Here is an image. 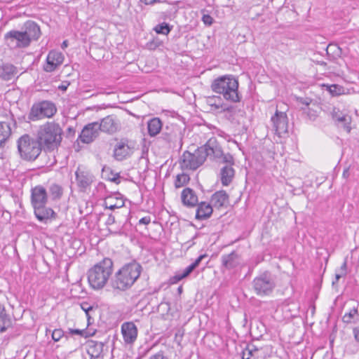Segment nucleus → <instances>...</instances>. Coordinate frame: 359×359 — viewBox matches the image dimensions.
<instances>
[{
    "label": "nucleus",
    "instance_id": "48",
    "mask_svg": "<svg viewBox=\"0 0 359 359\" xmlns=\"http://www.w3.org/2000/svg\"><path fill=\"white\" fill-rule=\"evenodd\" d=\"M148 359H169L165 356L162 351L158 352L157 353L151 355Z\"/></svg>",
    "mask_w": 359,
    "mask_h": 359
},
{
    "label": "nucleus",
    "instance_id": "54",
    "mask_svg": "<svg viewBox=\"0 0 359 359\" xmlns=\"http://www.w3.org/2000/svg\"><path fill=\"white\" fill-rule=\"evenodd\" d=\"M88 304H83L81 305V308L83 311H85L87 316H88L89 311H91L93 308L91 306H87Z\"/></svg>",
    "mask_w": 359,
    "mask_h": 359
},
{
    "label": "nucleus",
    "instance_id": "7",
    "mask_svg": "<svg viewBox=\"0 0 359 359\" xmlns=\"http://www.w3.org/2000/svg\"><path fill=\"white\" fill-rule=\"evenodd\" d=\"M57 112L55 104L48 100L34 103L28 114L30 121H35L46 118L53 117Z\"/></svg>",
    "mask_w": 359,
    "mask_h": 359
},
{
    "label": "nucleus",
    "instance_id": "50",
    "mask_svg": "<svg viewBox=\"0 0 359 359\" xmlns=\"http://www.w3.org/2000/svg\"><path fill=\"white\" fill-rule=\"evenodd\" d=\"M69 332L72 334H77V335L83 336L86 332L85 330L69 329Z\"/></svg>",
    "mask_w": 359,
    "mask_h": 359
},
{
    "label": "nucleus",
    "instance_id": "43",
    "mask_svg": "<svg viewBox=\"0 0 359 359\" xmlns=\"http://www.w3.org/2000/svg\"><path fill=\"white\" fill-rule=\"evenodd\" d=\"M221 158H222V162L224 163L225 165L233 166V165L234 164L233 157L231 154L229 153L226 154H223V156Z\"/></svg>",
    "mask_w": 359,
    "mask_h": 359
},
{
    "label": "nucleus",
    "instance_id": "33",
    "mask_svg": "<svg viewBox=\"0 0 359 359\" xmlns=\"http://www.w3.org/2000/svg\"><path fill=\"white\" fill-rule=\"evenodd\" d=\"M176 11V8L173 5L163 2L158 11V14L161 19L165 20L170 18Z\"/></svg>",
    "mask_w": 359,
    "mask_h": 359
},
{
    "label": "nucleus",
    "instance_id": "44",
    "mask_svg": "<svg viewBox=\"0 0 359 359\" xmlns=\"http://www.w3.org/2000/svg\"><path fill=\"white\" fill-rule=\"evenodd\" d=\"M64 336V332L61 329H55L52 332V339L58 341Z\"/></svg>",
    "mask_w": 359,
    "mask_h": 359
},
{
    "label": "nucleus",
    "instance_id": "37",
    "mask_svg": "<svg viewBox=\"0 0 359 359\" xmlns=\"http://www.w3.org/2000/svg\"><path fill=\"white\" fill-rule=\"evenodd\" d=\"M11 325V318L6 315L4 307L0 304V332H5Z\"/></svg>",
    "mask_w": 359,
    "mask_h": 359
},
{
    "label": "nucleus",
    "instance_id": "26",
    "mask_svg": "<svg viewBox=\"0 0 359 359\" xmlns=\"http://www.w3.org/2000/svg\"><path fill=\"white\" fill-rule=\"evenodd\" d=\"M36 217L41 222L55 218V212L50 208H46V205L34 208Z\"/></svg>",
    "mask_w": 359,
    "mask_h": 359
},
{
    "label": "nucleus",
    "instance_id": "16",
    "mask_svg": "<svg viewBox=\"0 0 359 359\" xmlns=\"http://www.w3.org/2000/svg\"><path fill=\"white\" fill-rule=\"evenodd\" d=\"M100 131L106 133L113 134L120 128L118 120L114 116H107L102 118L100 123L98 122Z\"/></svg>",
    "mask_w": 359,
    "mask_h": 359
},
{
    "label": "nucleus",
    "instance_id": "27",
    "mask_svg": "<svg viewBox=\"0 0 359 359\" xmlns=\"http://www.w3.org/2000/svg\"><path fill=\"white\" fill-rule=\"evenodd\" d=\"M75 175L78 186L83 189L88 187L93 182V176L80 168H77Z\"/></svg>",
    "mask_w": 359,
    "mask_h": 359
},
{
    "label": "nucleus",
    "instance_id": "5",
    "mask_svg": "<svg viewBox=\"0 0 359 359\" xmlns=\"http://www.w3.org/2000/svg\"><path fill=\"white\" fill-rule=\"evenodd\" d=\"M43 146L38 138L24 135L18 141V149L20 156L26 161H34L41 154Z\"/></svg>",
    "mask_w": 359,
    "mask_h": 359
},
{
    "label": "nucleus",
    "instance_id": "9",
    "mask_svg": "<svg viewBox=\"0 0 359 359\" xmlns=\"http://www.w3.org/2000/svg\"><path fill=\"white\" fill-rule=\"evenodd\" d=\"M65 60L63 54L57 50H50L47 57L45 63L43 65L44 72L51 73L58 69L62 65Z\"/></svg>",
    "mask_w": 359,
    "mask_h": 359
},
{
    "label": "nucleus",
    "instance_id": "62",
    "mask_svg": "<svg viewBox=\"0 0 359 359\" xmlns=\"http://www.w3.org/2000/svg\"><path fill=\"white\" fill-rule=\"evenodd\" d=\"M182 291V286H180L178 287V292H179V293H181Z\"/></svg>",
    "mask_w": 359,
    "mask_h": 359
},
{
    "label": "nucleus",
    "instance_id": "17",
    "mask_svg": "<svg viewBox=\"0 0 359 359\" xmlns=\"http://www.w3.org/2000/svg\"><path fill=\"white\" fill-rule=\"evenodd\" d=\"M31 201L33 208L46 205L48 201L46 189L42 186H36L32 189Z\"/></svg>",
    "mask_w": 359,
    "mask_h": 359
},
{
    "label": "nucleus",
    "instance_id": "56",
    "mask_svg": "<svg viewBox=\"0 0 359 359\" xmlns=\"http://www.w3.org/2000/svg\"><path fill=\"white\" fill-rule=\"evenodd\" d=\"M345 275L343 274L342 273H336L335 275V280L332 281V285H334L337 282H338V280L342 277V276H344Z\"/></svg>",
    "mask_w": 359,
    "mask_h": 359
},
{
    "label": "nucleus",
    "instance_id": "20",
    "mask_svg": "<svg viewBox=\"0 0 359 359\" xmlns=\"http://www.w3.org/2000/svg\"><path fill=\"white\" fill-rule=\"evenodd\" d=\"M104 343L94 340H88L86 343V348L90 359L103 358Z\"/></svg>",
    "mask_w": 359,
    "mask_h": 359
},
{
    "label": "nucleus",
    "instance_id": "53",
    "mask_svg": "<svg viewBox=\"0 0 359 359\" xmlns=\"http://www.w3.org/2000/svg\"><path fill=\"white\" fill-rule=\"evenodd\" d=\"M145 5H153L157 2H160V0H140Z\"/></svg>",
    "mask_w": 359,
    "mask_h": 359
},
{
    "label": "nucleus",
    "instance_id": "40",
    "mask_svg": "<svg viewBox=\"0 0 359 359\" xmlns=\"http://www.w3.org/2000/svg\"><path fill=\"white\" fill-rule=\"evenodd\" d=\"M327 54L334 60L340 57L341 54V48L337 44L330 43L327 46L326 49Z\"/></svg>",
    "mask_w": 359,
    "mask_h": 359
},
{
    "label": "nucleus",
    "instance_id": "49",
    "mask_svg": "<svg viewBox=\"0 0 359 359\" xmlns=\"http://www.w3.org/2000/svg\"><path fill=\"white\" fill-rule=\"evenodd\" d=\"M208 255L206 254L200 255L193 263L192 264L195 266V268L198 267L202 260L206 258Z\"/></svg>",
    "mask_w": 359,
    "mask_h": 359
},
{
    "label": "nucleus",
    "instance_id": "10",
    "mask_svg": "<svg viewBox=\"0 0 359 359\" xmlns=\"http://www.w3.org/2000/svg\"><path fill=\"white\" fill-rule=\"evenodd\" d=\"M5 39L11 48H27L29 46V40L22 31L11 30L5 34Z\"/></svg>",
    "mask_w": 359,
    "mask_h": 359
},
{
    "label": "nucleus",
    "instance_id": "31",
    "mask_svg": "<svg viewBox=\"0 0 359 359\" xmlns=\"http://www.w3.org/2000/svg\"><path fill=\"white\" fill-rule=\"evenodd\" d=\"M12 130L11 123L6 121L0 122V147L5 145L6 142L11 137Z\"/></svg>",
    "mask_w": 359,
    "mask_h": 359
},
{
    "label": "nucleus",
    "instance_id": "12",
    "mask_svg": "<svg viewBox=\"0 0 359 359\" xmlns=\"http://www.w3.org/2000/svg\"><path fill=\"white\" fill-rule=\"evenodd\" d=\"M121 334L126 345H133L137 338L138 330L132 321L125 322L121 325Z\"/></svg>",
    "mask_w": 359,
    "mask_h": 359
},
{
    "label": "nucleus",
    "instance_id": "15",
    "mask_svg": "<svg viewBox=\"0 0 359 359\" xmlns=\"http://www.w3.org/2000/svg\"><path fill=\"white\" fill-rule=\"evenodd\" d=\"M98 122H93L86 125L82 130L79 138L83 143L92 142L99 135Z\"/></svg>",
    "mask_w": 359,
    "mask_h": 359
},
{
    "label": "nucleus",
    "instance_id": "45",
    "mask_svg": "<svg viewBox=\"0 0 359 359\" xmlns=\"http://www.w3.org/2000/svg\"><path fill=\"white\" fill-rule=\"evenodd\" d=\"M330 93L333 95H337L341 94V88L338 85H332L329 88Z\"/></svg>",
    "mask_w": 359,
    "mask_h": 359
},
{
    "label": "nucleus",
    "instance_id": "59",
    "mask_svg": "<svg viewBox=\"0 0 359 359\" xmlns=\"http://www.w3.org/2000/svg\"><path fill=\"white\" fill-rule=\"evenodd\" d=\"M119 178V175H116V177H114L111 179V181L112 182H115L116 183H118L119 182H118V180Z\"/></svg>",
    "mask_w": 359,
    "mask_h": 359
},
{
    "label": "nucleus",
    "instance_id": "30",
    "mask_svg": "<svg viewBox=\"0 0 359 359\" xmlns=\"http://www.w3.org/2000/svg\"><path fill=\"white\" fill-rule=\"evenodd\" d=\"M17 74V68L11 64L0 66V78L4 81L11 80Z\"/></svg>",
    "mask_w": 359,
    "mask_h": 359
},
{
    "label": "nucleus",
    "instance_id": "11",
    "mask_svg": "<svg viewBox=\"0 0 359 359\" xmlns=\"http://www.w3.org/2000/svg\"><path fill=\"white\" fill-rule=\"evenodd\" d=\"M273 129L278 137H282L287 133V117L285 113L276 111L271 117Z\"/></svg>",
    "mask_w": 359,
    "mask_h": 359
},
{
    "label": "nucleus",
    "instance_id": "13",
    "mask_svg": "<svg viewBox=\"0 0 359 359\" xmlns=\"http://www.w3.org/2000/svg\"><path fill=\"white\" fill-rule=\"evenodd\" d=\"M331 116L337 126L342 127L347 133L351 132V123L352 121L351 116L336 107L333 108Z\"/></svg>",
    "mask_w": 359,
    "mask_h": 359
},
{
    "label": "nucleus",
    "instance_id": "63",
    "mask_svg": "<svg viewBox=\"0 0 359 359\" xmlns=\"http://www.w3.org/2000/svg\"><path fill=\"white\" fill-rule=\"evenodd\" d=\"M60 88L62 89V90H65L66 89V87L65 86H60Z\"/></svg>",
    "mask_w": 359,
    "mask_h": 359
},
{
    "label": "nucleus",
    "instance_id": "57",
    "mask_svg": "<svg viewBox=\"0 0 359 359\" xmlns=\"http://www.w3.org/2000/svg\"><path fill=\"white\" fill-rule=\"evenodd\" d=\"M115 222V218L112 215H109L108 219L107 221V224H112Z\"/></svg>",
    "mask_w": 359,
    "mask_h": 359
},
{
    "label": "nucleus",
    "instance_id": "47",
    "mask_svg": "<svg viewBox=\"0 0 359 359\" xmlns=\"http://www.w3.org/2000/svg\"><path fill=\"white\" fill-rule=\"evenodd\" d=\"M202 20L205 25H211L213 22V18L210 15H203Z\"/></svg>",
    "mask_w": 359,
    "mask_h": 359
},
{
    "label": "nucleus",
    "instance_id": "14",
    "mask_svg": "<svg viewBox=\"0 0 359 359\" xmlns=\"http://www.w3.org/2000/svg\"><path fill=\"white\" fill-rule=\"evenodd\" d=\"M201 149H203L205 152V161L208 156L213 158H220L223 156L222 148L215 138H210L205 145L201 147Z\"/></svg>",
    "mask_w": 359,
    "mask_h": 359
},
{
    "label": "nucleus",
    "instance_id": "34",
    "mask_svg": "<svg viewBox=\"0 0 359 359\" xmlns=\"http://www.w3.org/2000/svg\"><path fill=\"white\" fill-rule=\"evenodd\" d=\"M358 304L353 306V307L342 317V320L346 324L354 323L359 318Z\"/></svg>",
    "mask_w": 359,
    "mask_h": 359
},
{
    "label": "nucleus",
    "instance_id": "35",
    "mask_svg": "<svg viewBox=\"0 0 359 359\" xmlns=\"http://www.w3.org/2000/svg\"><path fill=\"white\" fill-rule=\"evenodd\" d=\"M206 102L210 107H211L212 110H220L221 111H224L228 109L226 104L222 102L221 97L218 96L208 97L206 100Z\"/></svg>",
    "mask_w": 359,
    "mask_h": 359
},
{
    "label": "nucleus",
    "instance_id": "25",
    "mask_svg": "<svg viewBox=\"0 0 359 359\" xmlns=\"http://www.w3.org/2000/svg\"><path fill=\"white\" fill-rule=\"evenodd\" d=\"M210 202L217 209L226 207L229 203V195L224 190L216 191L212 195Z\"/></svg>",
    "mask_w": 359,
    "mask_h": 359
},
{
    "label": "nucleus",
    "instance_id": "39",
    "mask_svg": "<svg viewBox=\"0 0 359 359\" xmlns=\"http://www.w3.org/2000/svg\"><path fill=\"white\" fill-rule=\"evenodd\" d=\"M195 269V266L191 264L186 269H184L183 271H177L175 274V276L171 278L172 283H176L177 282L182 280L183 278H187Z\"/></svg>",
    "mask_w": 359,
    "mask_h": 359
},
{
    "label": "nucleus",
    "instance_id": "1",
    "mask_svg": "<svg viewBox=\"0 0 359 359\" xmlns=\"http://www.w3.org/2000/svg\"><path fill=\"white\" fill-rule=\"evenodd\" d=\"M142 271V266L135 261L124 264L112 277L111 287L121 291L130 288L139 278Z\"/></svg>",
    "mask_w": 359,
    "mask_h": 359
},
{
    "label": "nucleus",
    "instance_id": "24",
    "mask_svg": "<svg viewBox=\"0 0 359 359\" xmlns=\"http://www.w3.org/2000/svg\"><path fill=\"white\" fill-rule=\"evenodd\" d=\"M221 259L222 266L229 270L236 268L241 262L240 255L236 251L222 255Z\"/></svg>",
    "mask_w": 359,
    "mask_h": 359
},
{
    "label": "nucleus",
    "instance_id": "3",
    "mask_svg": "<svg viewBox=\"0 0 359 359\" xmlns=\"http://www.w3.org/2000/svg\"><path fill=\"white\" fill-rule=\"evenodd\" d=\"M113 266L111 259L104 258L90 268L88 271L90 286L94 290L102 289L112 274Z\"/></svg>",
    "mask_w": 359,
    "mask_h": 359
},
{
    "label": "nucleus",
    "instance_id": "22",
    "mask_svg": "<svg viewBox=\"0 0 359 359\" xmlns=\"http://www.w3.org/2000/svg\"><path fill=\"white\" fill-rule=\"evenodd\" d=\"M125 205L123 196L119 193H115L107 196L104 201V206L107 209L114 210L121 208Z\"/></svg>",
    "mask_w": 359,
    "mask_h": 359
},
{
    "label": "nucleus",
    "instance_id": "19",
    "mask_svg": "<svg viewBox=\"0 0 359 359\" xmlns=\"http://www.w3.org/2000/svg\"><path fill=\"white\" fill-rule=\"evenodd\" d=\"M22 32L29 43L32 41L38 40L41 34L39 25L31 20H28L25 23Z\"/></svg>",
    "mask_w": 359,
    "mask_h": 359
},
{
    "label": "nucleus",
    "instance_id": "6",
    "mask_svg": "<svg viewBox=\"0 0 359 359\" xmlns=\"http://www.w3.org/2000/svg\"><path fill=\"white\" fill-rule=\"evenodd\" d=\"M276 287L274 276L269 271H264L252 281V287L258 296L269 295Z\"/></svg>",
    "mask_w": 359,
    "mask_h": 359
},
{
    "label": "nucleus",
    "instance_id": "55",
    "mask_svg": "<svg viewBox=\"0 0 359 359\" xmlns=\"http://www.w3.org/2000/svg\"><path fill=\"white\" fill-rule=\"evenodd\" d=\"M346 267H347V264H346V262L345 261L343 264L341 265V273H342L343 274L346 275Z\"/></svg>",
    "mask_w": 359,
    "mask_h": 359
},
{
    "label": "nucleus",
    "instance_id": "8",
    "mask_svg": "<svg viewBox=\"0 0 359 359\" xmlns=\"http://www.w3.org/2000/svg\"><path fill=\"white\" fill-rule=\"evenodd\" d=\"M204 153L201 147L196 149L194 153L185 151L181 156V168L182 169L196 170L205 162Z\"/></svg>",
    "mask_w": 359,
    "mask_h": 359
},
{
    "label": "nucleus",
    "instance_id": "41",
    "mask_svg": "<svg viewBox=\"0 0 359 359\" xmlns=\"http://www.w3.org/2000/svg\"><path fill=\"white\" fill-rule=\"evenodd\" d=\"M190 177L188 175L182 173L179 174L176 177L175 181V187L176 189H179L185 186L189 182Z\"/></svg>",
    "mask_w": 359,
    "mask_h": 359
},
{
    "label": "nucleus",
    "instance_id": "4",
    "mask_svg": "<svg viewBox=\"0 0 359 359\" xmlns=\"http://www.w3.org/2000/svg\"><path fill=\"white\" fill-rule=\"evenodd\" d=\"M211 89L215 93L222 95L223 97L231 102H239L238 81L232 76L226 75L215 79L211 84Z\"/></svg>",
    "mask_w": 359,
    "mask_h": 359
},
{
    "label": "nucleus",
    "instance_id": "42",
    "mask_svg": "<svg viewBox=\"0 0 359 359\" xmlns=\"http://www.w3.org/2000/svg\"><path fill=\"white\" fill-rule=\"evenodd\" d=\"M171 29H172V27H170L168 23L162 22V23L157 25L154 28V30L157 34L168 35L170 32Z\"/></svg>",
    "mask_w": 359,
    "mask_h": 359
},
{
    "label": "nucleus",
    "instance_id": "58",
    "mask_svg": "<svg viewBox=\"0 0 359 359\" xmlns=\"http://www.w3.org/2000/svg\"><path fill=\"white\" fill-rule=\"evenodd\" d=\"M350 175L349 170L348 168H346L344 170L342 176L344 178L347 179Z\"/></svg>",
    "mask_w": 359,
    "mask_h": 359
},
{
    "label": "nucleus",
    "instance_id": "28",
    "mask_svg": "<svg viewBox=\"0 0 359 359\" xmlns=\"http://www.w3.org/2000/svg\"><path fill=\"white\" fill-rule=\"evenodd\" d=\"M235 175V170L229 165H224L220 169L219 176L223 186L229 185Z\"/></svg>",
    "mask_w": 359,
    "mask_h": 359
},
{
    "label": "nucleus",
    "instance_id": "51",
    "mask_svg": "<svg viewBox=\"0 0 359 359\" xmlns=\"http://www.w3.org/2000/svg\"><path fill=\"white\" fill-rule=\"evenodd\" d=\"M353 333L355 340L359 343V327H356L353 329Z\"/></svg>",
    "mask_w": 359,
    "mask_h": 359
},
{
    "label": "nucleus",
    "instance_id": "29",
    "mask_svg": "<svg viewBox=\"0 0 359 359\" xmlns=\"http://www.w3.org/2000/svg\"><path fill=\"white\" fill-rule=\"evenodd\" d=\"M198 208L196 210V218L199 220L205 219L209 218L212 213V204L206 202L198 203Z\"/></svg>",
    "mask_w": 359,
    "mask_h": 359
},
{
    "label": "nucleus",
    "instance_id": "52",
    "mask_svg": "<svg viewBox=\"0 0 359 359\" xmlns=\"http://www.w3.org/2000/svg\"><path fill=\"white\" fill-rule=\"evenodd\" d=\"M151 222L150 217H144L140 219L139 223L142 224H148Z\"/></svg>",
    "mask_w": 359,
    "mask_h": 359
},
{
    "label": "nucleus",
    "instance_id": "36",
    "mask_svg": "<svg viewBox=\"0 0 359 359\" xmlns=\"http://www.w3.org/2000/svg\"><path fill=\"white\" fill-rule=\"evenodd\" d=\"M48 192L53 201H58L62 196L63 189L60 185L53 183L48 187Z\"/></svg>",
    "mask_w": 359,
    "mask_h": 359
},
{
    "label": "nucleus",
    "instance_id": "61",
    "mask_svg": "<svg viewBox=\"0 0 359 359\" xmlns=\"http://www.w3.org/2000/svg\"><path fill=\"white\" fill-rule=\"evenodd\" d=\"M67 41H64L62 43V47L64 48V47H67Z\"/></svg>",
    "mask_w": 359,
    "mask_h": 359
},
{
    "label": "nucleus",
    "instance_id": "60",
    "mask_svg": "<svg viewBox=\"0 0 359 359\" xmlns=\"http://www.w3.org/2000/svg\"><path fill=\"white\" fill-rule=\"evenodd\" d=\"M301 102L306 106L309 104V102L308 101H303L302 99L301 100Z\"/></svg>",
    "mask_w": 359,
    "mask_h": 359
},
{
    "label": "nucleus",
    "instance_id": "32",
    "mask_svg": "<svg viewBox=\"0 0 359 359\" xmlns=\"http://www.w3.org/2000/svg\"><path fill=\"white\" fill-rule=\"evenodd\" d=\"M163 128V123L159 118H153L147 123L148 133L151 137L157 135Z\"/></svg>",
    "mask_w": 359,
    "mask_h": 359
},
{
    "label": "nucleus",
    "instance_id": "21",
    "mask_svg": "<svg viewBox=\"0 0 359 359\" xmlns=\"http://www.w3.org/2000/svg\"><path fill=\"white\" fill-rule=\"evenodd\" d=\"M181 133L180 128L173 124L167 125L162 132V138L168 142H175L181 140Z\"/></svg>",
    "mask_w": 359,
    "mask_h": 359
},
{
    "label": "nucleus",
    "instance_id": "46",
    "mask_svg": "<svg viewBox=\"0 0 359 359\" xmlns=\"http://www.w3.org/2000/svg\"><path fill=\"white\" fill-rule=\"evenodd\" d=\"M258 350L257 348H253V349H250V348H248L247 349V353L246 352H243V359H250V356H252L253 355V352H255V351H257Z\"/></svg>",
    "mask_w": 359,
    "mask_h": 359
},
{
    "label": "nucleus",
    "instance_id": "2",
    "mask_svg": "<svg viewBox=\"0 0 359 359\" xmlns=\"http://www.w3.org/2000/svg\"><path fill=\"white\" fill-rule=\"evenodd\" d=\"M62 129L54 121L41 125L37 131V138L45 151H53L62 141Z\"/></svg>",
    "mask_w": 359,
    "mask_h": 359
},
{
    "label": "nucleus",
    "instance_id": "38",
    "mask_svg": "<svg viewBox=\"0 0 359 359\" xmlns=\"http://www.w3.org/2000/svg\"><path fill=\"white\" fill-rule=\"evenodd\" d=\"M195 269V266L191 264L186 269H184L183 271H177L175 274V276L171 278L172 283H176L177 282L182 280L183 278H187Z\"/></svg>",
    "mask_w": 359,
    "mask_h": 359
},
{
    "label": "nucleus",
    "instance_id": "23",
    "mask_svg": "<svg viewBox=\"0 0 359 359\" xmlns=\"http://www.w3.org/2000/svg\"><path fill=\"white\" fill-rule=\"evenodd\" d=\"M182 203L189 208H194L198 203V196L196 192L191 188H185L181 194Z\"/></svg>",
    "mask_w": 359,
    "mask_h": 359
},
{
    "label": "nucleus",
    "instance_id": "18",
    "mask_svg": "<svg viewBox=\"0 0 359 359\" xmlns=\"http://www.w3.org/2000/svg\"><path fill=\"white\" fill-rule=\"evenodd\" d=\"M128 140H121L115 146L114 156L118 161H123L133 154V148Z\"/></svg>",
    "mask_w": 359,
    "mask_h": 359
}]
</instances>
